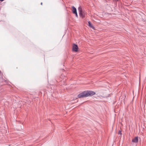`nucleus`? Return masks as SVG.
<instances>
[{"mask_svg":"<svg viewBox=\"0 0 146 146\" xmlns=\"http://www.w3.org/2000/svg\"><path fill=\"white\" fill-rule=\"evenodd\" d=\"M72 11L74 14H75L76 16L77 17H78V15L77 13L76 9V8L74 6H72Z\"/></svg>","mask_w":146,"mask_h":146,"instance_id":"20e7f679","label":"nucleus"},{"mask_svg":"<svg viewBox=\"0 0 146 146\" xmlns=\"http://www.w3.org/2000/svg\"><path fill=\"white\" fill-rule=\"evenodd\" d=\"M138 137H135L132 140V141L135 143H137L138 142Z\"/></svg>","mask_w":146,"mask_h":146,"instance_id":"39448f33","label":"nucleus"},{"mask_svg":"<svg viewBox=\"0 0 146 146\" xmlns=\"http://www.w3.org/2000/svg\"><path fill=\"white\" fill-rule=\"evenodd\" d=\"M95 94V93L92 91H86L79 94L78 97L79 98L86 97L88 96H92Z\"/></svg>","mask_w":146,"mask_h":146,"instance_id":"f257e3e1","label":"nucleus"},{"mask_svg":"<svg viewBox=\"0 0 146 146\" xmlns=\"http://www.w3.org/2000/svg\"><path fill=\"white\" fill-rule=\"evenodd\" d=\"M78 47L77 45L74 44L72 46V50L75 52H77L78 50Z\"/></svg>","mask_w":146,"mask_h":146,"instance_id":"7ed1b4c3","label":"nucleus"},{"mask_svg":"<svg viewBox=\"0 0 146 146\" xmlns=\"http://www.w3.org/2000/svg\"><path fill=\"white\" fill-rule=\"evenodd\" d=\"M88 26H89L90 27V28H92V29H94V26L92 25V24H91V22H90V21H89V22H88Z\"/></svg>","mask_w":146,"mask_h":146,"instance_id":"423d86ee","label":"nucleus"},{"mask_svg":"<svg viewBox=\"0 0 146 146\" xmlns=\"http://www.w3.org/2000/svg\"><path fill=\"white\" fill-rule=\"evenodd\" d=\"M78 10L79 12L80 16L82 18L85 17V15L86 14V12L82 10L81 7H79L78 9Z\"/></svg>","mask_w":146,"mask_h":146,"instance_id":"f03ea898","label":"nucleus"},{"mask_svg":"<svg viewBox=\"0 0 146 146\" xmlns=\"http://www.w3.org/2000/svg\"><path fill=\"white\" fill-rule=\"evenodd\" d=\"M41 5L42 4V3H41Z\"/></svg>","mask_w":146,"mask_h":146,"instance_id":"6e6552de","label":"nucleus"},{"mask_svg":"<svg viewBox=\"0 0 146 146\" xmlns=\"http://www.w3.org/2000/svg\"><path fill=\"white\" fill-rule=\"evenodd\" d=\"M118 134H120L121 135L122 134L121 131H120V130L119 131V132H118Z\"/></svg>","mask_w":146,"mask_h":146,"instance_id":"0eeeda50","label":"nucleus"}]
</instances>
